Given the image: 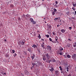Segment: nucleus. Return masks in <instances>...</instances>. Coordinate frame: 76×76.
<instances>
[{"label":"nucleus","instance_id":"39448f33","mask_svg":"<svg viewBox=\"0 0 76 76\" xmlns=\"http://www.w3.org/2000/svg\"><path fill=\"white\" fill-rule=\"evenodd\" d=\"M47 49L48 50H51V47L50 46H48L47 47Z\"/></svg>","mask_w":76,"mask_h":76},{"label":"nucleus","instance_id":"052dcab7","mask_svg":"<svg viewBox=\"0 0 76 76\" xmlns=\"http://www.w3.org/2000/svg\"><path fill=\"white\" fill-rule=\"evenodd\" d=\"M47 1H50V0H47Z\"/></svg>","mask_w":76,"mask_h":76},{"label":"nucleus","instance_id":"e2e57ef3","mask_svg":"<svg viewBox=\"0 0 76 76\" xmlns=\"http://www.w3.org/2000/svg\"><path fill=\"white\" fill-rule=\"evenodd\" d=\"M60 25H61V24H60Z\"/></svg>","mask_w":76,"mask_h":76},{"label":"nucleus","instance_id":"473e14b6","mask_svg":"<svg viewBox=\"0 0 76 76\" xmlns=\"http://www.w3.org/2000/svg\"><path fill=\"white\" fill-rule=\"evenodd\" d=\"M49 40L50 41H52V39L50 37L49 38Z\"/></svg>","mask_w":76,"mask_h":76},{"label":"nucleus","instance_id":"37998d69","mask_svg":"<svg viewBox=\"0 0 76 76\" xmlns=\"http://www.w3.org/2000/svg\"><path fill=\"white\" fill-rule=\"evenodd\" d=\"M72 27H69V29H70V30H71L72 29Z\"/></svg>","mask_w":76,"mask_h":76},{"label":"nucleus","instance_id":"680f3d73","mask_svg":"<svg viewBox=\"0 0 76 76\" xmlns=\"http://www.w3.org/2000/svg\"><path fill=\"white\" fill-rule=\"evenodd\" d=\"M44 0H42V1H44Z\"/></svg>","mask_w":76,"mask_h":76},{"label":"nucleus","instance_id":"a18cd8bd","mask_svg":"<svg viewBox=\"0 0 76 76\" xmlns=\"http://www.w3.org/2000/svg\"><path fill=\"white\" fill-rule=\"evenodd\" d=\"M60 70L61 71H62V70H63V69H62V68H60Z\"/></svg>","mask_w":76,"mask_h":76},{"label":"nucleus","instance_id":"423d86ee","mask_svg":"<svg viewBox=\"0 0 76 76\" xmlns=\"http://www.w3.org/2000/svg\"><path fill=\"white\" fill-rule=\"evenodd\" d=\"M46 56L47 58H48V59H50V56L48 55V53H46Z\"/></svg>","mask_w":76,"mask_h":76},{"label":"nucleus","instance_id":"13d9d810","mask_svg":"<svg viewBox=\"0 0 76 76\" xmlns=\"http://www.w3.org/2000/svg\"><path fill=\"white\" fill-rule=\"evenodd\" d=\"M42 40L43 41H44V39H42Z\"/></svg>","mask_w":76,"mask_h":76},{"label":"nucleus","instance_id":"6e6552de","mask_svg":"<svg viewBox=\"0 0 76 76\" xmlns=\"http://www.w3.org/2000/svg\"><path fill=\"white\" fill-rule=\"evenodd\" d=\"M50 61H51V60H50V59L47 58L46 60V62H47V63H50Z\"/></svg>","mask_w":76,"mask_h":76},{"label":"nucleus","instance_id":"6e6d98bb","mask_svg":"<svg viewBox=\"0 0 76 76\" xmlns=\"http://www.w3.org/2000/svg\"><path fill=\"white\" fill-rule=\"evenodd\" d=\"M45 23H47V22L46 21H45Z\"/></svg>","mask_w":76,"mask_h":76},{"label":"nucleus","instance_id":"5fc2aeb1","mask_svg":"<svg viewBox=\"0 0 76 76\" xmlns=\"http://www.w3.org/2000/svg\"><path fill=\"white\" fill-rule=\"evenodd\" d=\"M75 13L76 15V11H75Z\"/></svg>","mask_w":76,"mask_h":76},{"label":"nucleus","instance_id":"bf43d9fd","mask_svg":"<svg viewBox=\"0 0 76 76\" xmlns=\"http://www.w3.org/2000/svg\"><path fill=\"white\" fill-rule=\"evenodd\" d=\"M69 76H71V75H70L69 74Z\"/></svg>","mask_w":76,"mask_h":76},{"label":"nucleus","instance_id":"a19ab883","mask_svg":"<svg viewBox=\"0 0 76 76\" xmlns=\"http://www.w3.org/2000/svg\"><path fill=\"white\" fill-rule=\"evenodd\" d=\"M17 56V54H16V53H15L14 56L15 57V56Z\"/></svg>","mask_w":76,"mask_h":76},{"label":"nucleus","instance_id":"f3484780","mask_svg":"<svg viewBox=\"0 0 76 76\" xmlns=\"http://www.w3.org/2000/svg\"><path fill=\"white\" fill-rule=\"evenodd\" d=\"M38 65H39V66L42 65V63H41V62H39L38 63Z\"/></svg>","mask_w":76,"mask_h":76},{"label":"nucleus","instance_id":"72a5a7b5","mask_svg":"<svg viewBox=\"0 0 76 76\" xmlns=\"http://www.w3.org/2000/svg\"><path fill=\"white\" fill-rule=\"evenodd\" d=\"M70 46V45L69 44H67V46L68 47H69Z\"/></svg>","mask_w":76,"mask_h":76},{"label":"nucleus","instance_id":"1a4fd4ad","mask_svg":"<svg viewBox=\"0 0 76 76\" xmlns=\"http://www.w3.org/2000/svg\"><path fill=\"white\" fill-rule=\"evenodd\" d=\"M32 47H33L34 48H37V46L35 44H34L32 46Z\"/></svg>","mask_w":76,"mask_h":76},{"label":"nucleus","instance_id":"0e129e2a","mask_svg":"<svg viewBox=\"0 0 76 76\" xmlns=\"http://www.w3.org/2000/svg\"><path fill=\"white\" fill-rule=\"evenodd\" d=\"M69 76V75H68V76Z\"/></svg>","mask_w":76,"mask_h":76},{"label":"nucleus","instance_id":"f8f14e48","mask_svg":"<svg viewBox=\"0 0 76 76\" xmlns=\"http://www.w3.org/2000/svg\"><path fill=\"white\" fill-rule=\"evenodd\" d=\"M10 7L11 8H13L14 7V5L13 4H10Z\"/></svg>","mask_w":76,"mask_h":76},{"label":"nucleus","instance_id":"bb28decb","mask_svg":"<svg viewBox=\"0 0 76 76\" xmlns=\"http://www.w3.org/2000/svg\"><path fill=\"white\" fill-rule=\"evenodd\" d=\"M46 37H47V38H49L50 37V36L49 35H46Z\"/></svg>","mask_w":76,"mask_h":76},{"label":"nucleus","instance_id":"7c9ffc66","mask_svg":"<svg viewBox=\"0 0 76 76\" xmlns=\"http://www.w3.org/2000/svg\"><path fill=\"white\" fill-rule=\"evenodd\" d=\"M32 22H33V24H36V21H34Z\"/></svg>","mask_w":76,"mask_h":76},{"label":"nucleus","instance_id":"864d4df0","mask_svg":"<svg viewBox=\"0 0 76 76\" xmlns=\"http://www.w3.org/2000/svg\"><path fill=\"white\" fill-rule=\"evenodd\" d=\"M72 19H74V18L73 17H72Z\"/></svg>","mask_w":76,"mask_h":76},{"label":"nucleus","instance_id":"58836bf2","mask_svg":"<svg viewBox=\"0 0 76 76\" xmlns=\"http://www.w3.org/2000/svg\"><path fill=\"white\" fill-rule=\"evenodd\" d=\"M49 70L50 71H51V72H53V69H49Z\"/></svg>","mask_w":76,"mask_h":76},{"label":"nucleus","instance_id":"4468645a","mask_svg":"<svg viewBox=\"0 0 76 76\" xmlns=\"http://www.w3.org/2000/svg\"><path fill=\"white\" fill-rule=\"evenodd\" d=\"M72 5L74 7H76V3L75 4H74V2L72 3Z\"/></svg>","mask_w":76,"mask_h":76},{"label":"nucleus","instance_id":"dca6fc26","mask_svg":"<svg viewBox=\"0 0 76 76\" xmlns=\"http://www.w3.org/2000/svg\"><path fill=\"white\" fill-rule=\"evenodd\" d=\"M30 20L31 22H32L34 21V19H33L32 18H30Z\"/></svg>","mask_w":76,"mask_h":76},{"label":"nucleus","instance_id":"6ab92c4d","mask_svg":"<svg viewBox=\"0 0 76 76\" xmlns=\"http://www.w3.org/2000/svg\"><path fill=\"white\" fill-rule=\"evenodd\" d=\"M67 57H68V58H70L71 57V56L69 55L68 54L67 56Z\"/></svg>","mask_w":76,"mask_h":76},{"label":"nucleus","instance_id":"4d7b16f0","mask_svg":"<svg viewBox=\"0 0 76 76\" xmlns=\"http://www.w3.org/2000/svg\"><path fill=\"white\" fill-rule=\"evenodd\" d=\"M44 20H45V18H44Z\"/></svg>","mask_w":76,"mask_h":76},{"label":"nucleus","instance_id":"79ce46f5","mask_svg":"<svg viewBox=\"0 0 76 76\" xmlns=\"http://www.w3.org/2000/svg\"><path fill=\"white\" fill-rule=\"evenodd\" d=\"M52 61H53V62H55V61H56L55 60L53 59V60Z\"/></svg>","mask_w":76,"mask_h":76},{"label":"nucleus","instance_id":"c03bdc74","mask_svg":"<svg viewBox=\"0 0 76 76\" xmlns=\"http://www.w3.org/2000/svg\"><path fill=\"white\" fill-rule=\"evenodd\" d=\"M50 69H52V70L53 69V70H54V68H53V67H52Z\"/></svg>","mask_w":76,"mask_h":76},{"label":"nucleus","instance_id":"09e8293b","mask_svg":"<svg viewBox=\"0 0 76 76\" xmlns=\"http://www.w3.org/2000/svg\"><path fill=\"white\" fill-rule=\"evenodd\" d=\"M57 27H58V26H60V25H57Z\"/></svg>","mask_w":76,"mask_h":76},{"label":"nucleus","instance_id":"ea45409f","mask_svg":"<svg viewBox=\"0 0 76 76\" xmlns=\"http://www.w3.org/2000/svg\"><path fill=\"white\" fill-rule=\"evenodd\" d=\"M67 72H69V68H68V67H67Z\"/></svg>","mask_w":76,"mask_h":76},{"label":"nucleus","instance_id":"9d476101","mask_svg":"<svg viewBox=\"0 0 76 76\" xmlns=\"http://www.w3.org/2000/svg\"><path fill=\"white\" fill-rule=\"evenodd\" d=\"M58 70L55 71V74L56 75V76H58Z\"/></svg>","mask_w":76,"mask_h":76},{"label":"nucleus","instance_id":"49530a36","mask_svg":"<svg viewBox=\"0 0 76 76\" xmlns=\"http://www.w3.org/2000/svg\"><path fill=\"white\" fill-rule=\"evenodd\" d=\"M68 40H69V41H72V40H70L69 39H68Z\"/></svg>","mask_w":76,"mask_h":76},{"label":"nucleus","instance_id":"f704fd0d","mask_svg":"<svg viewBox=\"0 0 76 76\" xmlns=\"http://www.w3.org/2000/svg\"><path fill=\"white\" fill-rule=\"evenodd\" d=\"M72 9H73L74 11L75 10V7H73L72 8Z\"/></svg>","mask_w":76,"mask_h":76},{"label":"nucleus","instance_id":"ddd939ff","mask_svg":"<svg viewBox=\"0 0 76 76\" xmlns=\"http://www.w3.org/2000/svg\"><path fill=\"white\" fill-rule=\"evenodd\" d=\"M60 51H63V48L62 47H60V48L59 49Z\"/></svg>","mask_w":76,"mask_h":76},{"label":"nucleus","instance_id":"5701e85b","mask_svg":"<svg viewBox=\"0 0 76 76\" xmlns=\"http://www.w3.org/2000/svg\"><path fill=\"white\" fill-rule=\"evenodd\" d=\"M42 47H43L44 48V43L43 42L42 43V44L41 45Z\"/></svg>","mask_w":76,"mask_h":76},{"label":"nucleus","instance_id":"20e7f679","mask_svg":"<svg viewBox=\"0 0 76 76\" xmlns=\"http://www.w3.org/2000/svg\"><path fill=\"white\" fill-rule=\"evenodd\" d=\"M35 55L34 54H32L31 56V57L32 59V60H34V58H35Z\"/></svg>","mask_w":76,"mask_h":76},{"label":"nucleus","instance_id":"a211bd4d","mask_svg":"<svg viewBox=\"0 0 76 76\" xmlns=\"http://www.w3.org/2000/svg\"><path fill=\"white\" fill-rule=\"evenodd\" d=\"M9 53H7L6 55V57H9Z\"/></svg>","mask_w":76,"mask_h":76},{"label":"nucleus","instance_id":"c9c22d12","mask_svg":"<svg viewBox=\"0 0 76 76\" xmlns=\"http://www.w3.org/2000/svg\"><path fill=\"white\" fill-rule=\"evenodd\" d=\"M32 64L33 65V66H34L35 65V64H34V63H32Z\"/></svg>","mask_w":76,"mask_h":76},{"label":"nucleus","instance_id":"f03ea898","mask_svg":"<svg viewBox=\"0 0 76 76\" xmlns=\"http://www.w3.org/2000/svg\"><path fill=\"white\" fill-rule=\"evenodd\" d=\"M25 43V40L23 39L22 41L21 42H18V44L19 45H20V44H21V45H24Z\"/></svg>","mask_w":76,"mask_h":76},{"label":"nucleus","instance_id":"c85d7f7f","mask_svg":"<svg viewBox=\"0 0 76 76\" xmlns=\"http://www.w3.org/2000/svg\"><path fill=\"white\" fill-rule=\"evenodd\" d=\"M55 39L56 41H57V40H58V37H56Z\"/></svg>","mask_w":76,"mask_h":76},{"label":"nucleus","instance_id":"de8ad7c7","mask_svg":"<svg viewBox=\"0 0 76 76\" xmlns=\"http://www.w3.org/2000/svg\"><path fill=\"white\" fill-rule=\"evenodd\" d=\"M59 69H61V66H59Z\"/></svg>","mask_w":76,"mask_h":76},{"label":"nucleus","instance_id":"9b49d317","mask_svg":"<svg viewBox=\"0 0 76 76\" xmlns=\"http://www.w3.org/2000/svg\"><path fill=\"white\" fill-rule=\"evenodd\" d=\"M61 32H62V33H63V34H64V33L65 32L66 30L64 29H62L61 30Z\"/></svg>","mask_w":76,"mask_h":76},{"label":"nucleus","instance_id":"3c124183","mask_svg":"<svg viewBox=\"0 0 76 76\" xmlns=\"http://www.w3.org/2000/svg\"><path fill=\"white\" fill-rule=\"evenodd\" d=\"M51 42H53V43H54V41L52 40Z\"/></svg>","mask_w":76,"mask_h":76},{"label":"nucleus","instance_id":"c756f323","mask_svg":"<svg viewBox=\"0 0 76 76\" xmlns=\"http://www.w3.org/2000/svg\"><path fill=\"white\" fill-rule=\"evenodd\" d=\"M23 54L24 55H26V54H27L26 52L25 51L24 52Z\"/></svg>","mask_w":76,"mask_h":76},{"label":"nucleus","instance_id":"4c0bfd02","mask_svg":"<svg viewBox=\"0 0 76 76\" xmlns=\"http://www.w3.org/2000/svg\"><path fill=\"white\" fill-rule=\"evenodd\" d=\"M55 3H56V4H58V1H55Z\"/></svg>","mask_w":76,"mask_h":76},{"label":"nucleus","instance_id":"412c9836","mask_svg":"<svg viewBox=\"0 0 76 76\" xmlns=\"http://www.w3.org/2000/svg\"><path fill=\"white\" fill-rule=\"evenodd\" d=\"M54 20H59L58 18H56L54 19Z\"/></svg>","mask_w":76,"mask_h":76},{"label":"nucleus","instance_id":"2eb2a0df","mask_svg":"<svg viewBox=\"0 0 76 76\" xmlns=\"http://www.w3.org/2000/svg\"><path fill=\"white\" fill-rule=\"evenodd\" d=\"M46 57H45L44 56L43 57V60L45 61L46 60Z\"/></svg>","mask_w":76,"mask_h":76},{"label":"nucleus","instance_id":"603ef678","mask_svg":"<svg viewBox=\"0 0 76 76\" xmlns=\"http://www.w3.org/2000/svg\"><path fill=\"white\" fill-rule=\"evenodd\" d=\"M4 75H6V73H4Z\"/></svg>","mask_w":76,"mask_h":76},{"label":"nucleus","instance_id":"e433bc0d","mask_svg":"<svg viewBox=\"0 0 76 76\" xmlns=\"http://www.w3.org/2000/svg\"><path fill=\"white\" fill-rule=\"evenodd\" d=\"M19 76H23V74H22V73L21 74V75H20Z\"/></svg>","mask_w":76,"mask_h":76},{"label":"nucleus","instance_id":"393cba45","mask_svg":"<svg viewBox=\"0 0 76 76\" xmlns=\"http://www.w3.org/2000/svg\"><path fill=\"white\" fill-rule=\"evenodd\" d=\"M53 34L54 36L56 35V33L55 32H53Z\"/></svg>","mask_w":76,"mask_h":76},{"label":"nucleus","instance_id":"8fccbe9b","mask_svg":"<svg viewBox=\"0 0 76 76\" xmlns=\"http://www.w3.org/2000/svg\"><path fill=\"white\" fill-rule=\"evenodd\" d=\"M4 41L5 42H6V39H5L4 40Z\"/></svg>","mask_w":76,"mask_h":76},{"label":"nucleus","instance_id":"69168bd1","mask_svg":"<svg viewBox=\"0 0 76 76\" xmlns=\"http://www.w3.org/2000/svg\"><path fill=\"white\" fill-rule=\"evenodd\" d=\"M61 73H62V72H61Z\"/></svg>","mask_w":76,"mask_h":76},{"label":"nucleus","instance_id":"0eeeda50","mask_svg":"<svg viewBox=\"0 0 76 76\" xmlns=\"http://www.w3.org/2000/svg\"><path fill=\"white\" fill-rule=\"evenodd\" d=\"M58 54H60V56H61L62 55H63V53L62 52V51H60L58 52Z\"/></svg>","mask_w":76,"mask_h":76},{"label":"nucleus","instance_id":"2f4dec72","mask_svg":"<svg viewBox=\"0 0 76 76\" xmlns=\"http://www.w3.org/2000/svg\"><path fill=\"white\" fill-rule=\"evenodd\" d=\"M52 15H55V12L53 11L52 12Z\"/></svg>","mask_w":76,"mask_h":76},{"label":"nucleus","instance_id":"aec40b11","mask_svg":"<svg viewBox=\"0 0 76 76\" xmlns=\"http://www.w3.org/2000/svg\"><path fill=\"white\" fill-rule=\"evenodd\" d=\"M74 45L73 46L74 47L76 48V42L74 43Z\"/></svg>","mask_w":76,"mask_h":76},{"label":"nucleus","instance_id":"4be33fe9","mask_svg":"<svg viewBox=\"0 0 76 76\" xmlns=\"http://www.w3.org/2000/svg\"><path fill=\"white\" fill-rule=\"evenodd\" d=\"M28 51H29V52H31V49H28L27 50Z\"/></svg>","mask_w":76,"mask_h":76},{"label":"nucleus","instance_id":"cd10ccee","mask_svg":"<svg viewBox=\"0 0 76 76\" xmlns=\"http://www.w3.org/2000/svg\"><path fill=\"white\" fill-rule=\"evenodd\" d=\"M38 38H39V39H40L41 37V36H40V34L39 35V36H38Z\"/></svg>","mask_w":76,"mask_h":76},{"label":"nucleus","instance_id":"f257e3e1","mask_svg":"<svg viewBox=\"0 0 76 76\" xmlns=\"http://www.w3.org/2000/svg\"><path fill=\"white\" fill-rule=\"evenodd\" d=\"M47 28H48V31H50L51 30L52 27H51V26L50 24H47Z\"/></svg>","mask_w":76,"mask_h":76},{"label":"nucleus","instance_id":"b1692460","mask_svg":"<svg viewBox=\"0 0 76 76\" xmlns=\"http://www.w3.org/2000/svg\"><path fill=\"white\" fill-rule=\"evenodd\" d=\"M53 10H54L53 12H56L57 11V10L55 8H54Z\"/></svg>","mask_w":76,"mask_h":76},{"label":"nucleus","instance_id":"7ed1b4c3","mask_svg":"<svg viewBox=\"0 0 76 76\" xmlns=\"http://www.w3.org/2000/svg\"><path fill=\"white\" fill-rule=\"evenodd\" d=\"M72 58H73V59L76 60V54H74L72 55Z\"/></svg>","mask_w":76,"mask_h":76},{"label":"nucleus","instance_id":"a878e982","mask_svg":"<svg viewBox=\"0 0 76 76\" xmlns=\"http://www.w3.org/2000/svg\"><path fill=\"white\" fill-rule=\"evenodd\" d=\"M12 53H12V54H13V53H15V51L14 50H12Z\"/></svg>","mask_w":76,"mask_h":76}]
</instances>
